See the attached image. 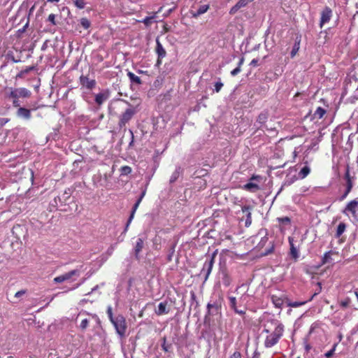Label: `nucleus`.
<instances>
[{"label": "nucleus", "instance_id": "obj_57", "mask_svg": "<svg viewBox=\"0 0 358 358\" xmlns=\"http://www.w3.org/2000/svg\"><path fill=\"white\" fill-rule=\"evenodd\" d=\"M129 131H130V133H131V137H132V140H131V143H130V145H131V144H132V143H133L134 134H133V132H132V131H131V130H130Z\"/></svg>", "mask_w": 358, "mask_h": 358}, {"label": "nucleus", "instance_id": "obj_31", "mask_svg": "<svg viewBox=\"0 0 358 358\" xmlns=\"http://www.w3.org/2000/svg\"><path fill=\"white\" fill-rule=\"evenodd\" d=\"M120 172L122 176H127L131 173V168L129 166L121 167Z\"/></svg>", "mask_w": 358, "mask_h": 358}, {"label": "nucleus", "instance_id": "obj_40", "mask_svg": "<svg viewBox=\"0 0 358 358\" xmlns=\"http://www.w3.org/2000/svg\"><path fill=\"white\" fill-rule=\"evenodd\" d=\"M331 259V252H327L324 255V257L322 258V263L327 264L329 262Z\"/></svg>", "mask_w": 358, "mask_h": 358}, {"label": "nucleus", "instance_id": "obj_55", "mask_svg": "<svg viewBox=\"0 0 358 358\" xmlns=\"http://www.w3.org/2000/svg\"><path fill=\"white\" fill-rule=\"evenodd\" d=\"M173 252H174V248H173V249H172V252H171V254H170V255H169V257H168V259H169V261H171V256H172V255H173Z\"/></svg>", "mask_w": 358, "mask_h": 358}, {"label": "nucleus", "instance_id": "obj_47", "mask_svg": "<svg viewBox=\"0 0 358 358\" xmlns=\"http://www.w3.org/2000/svg\"><path fill=\"white\" fill-rule=\"evenodd\" d=\"M230 358H242V356L239 352L236 351L231 355Z\"/></svg>", "mask_w": 358, "mask_h": 358}, {"label": "nucleus", "instance_id": "obj_51", "mask_svg": "<svg viewBox=\"0 0 358 358\" xmlns=\"http://www.w3.org/2000/svg\"><path fill=\"white\" fill-rule=\"evenodd\" d=\"M311 349V346L310 344L306 343H305V350L307 352H308L310 351V350Z\"/></svg>", "mask_w": 358, "mask_h": 358}, {"label": "nucleus", "instance_id": "obj_46", "mask_svg": "<svg viewBox=\"0 0 358 358\" xmlns=\"http://www.w3.org/2000/svg\"><path fill=\"white\" fill-rule=\"evenodd\" d=\"M9 119L6 117H0V126L5 125L7 122H8Z\"/></svg>", "mask_w": 358, "mask_h": 358}, {"label": "nucleus", "instance_id": "obj_53", "mask_svg": "<svg viewBox=\"0 0 358 358\" xmlns=\"http://www.w3.org/2000/svg\"><path fill=\"white\" fill-rule=\"evenodd\" d=\"M258 60L257 59H253L251 62L250 65L252 66H256L257 64Z\"/></svg>", "mask_w": 358, "mask_h": 358}, {"label": "nucleus", "instance_id": "obj_7", "mask_svg": "<svg viewBox=\"0 0 358 358\" xmlns=\"http://www.w3.org/2000/svg\"><path fill=\"white\" fill-rule=\"evenodd\" d=\"M80 271L78 269L72 270L68 273L57 276L54 278V282L56 283H61L66 280H70L73 276H79Z\"/></svg>", "mask_w": 358, "mask_h": 358}, {"label": "nucleus", "instance_id": "obj_19", "mask_svg": "<svg viewBox=\"0 0 358 358\" xmlns=\"http://www.w3.org/2000/svg\"><path fill=\"white\" fill-rule=\"evenodd\" d=\"M230 307L238 315H243L245 313V309H238L236 307V299L235 296H229Z\"/></svg>", "mask_w": 358, "mask_h": 358}, {"label": "nucleus", "instance_id": "obj_17", "mask_svg": "<svg viewBox=\"0 0 358 358\" xmlns=\"http://www.w3.org/2000/svg\"><path fill=\"white\" fill-rule=\"evenodd\" d=\"M109 98L108 91H104L95 96V102L99 106L102 105Z\"/></svg>", "mask_w": 358, "mask_h": 358}, {"label": "nucleus", "instance_id": "obj_36", "mask_svg": "<svg viewBox=\"0 0 358 358\" xmlns=\"http://www.w3.org/2000/svg\"><path fill=\"white\" fill-rule=\"evenodd\" d=\"M337 345H338V343L334 344L332 348L329 351L327 352L324 354V356L327 358L332 357L334 355Z\"/></svg>", "mask_w": 358, "mask_h": 358}, {"label": "nucleus", "instance_id": "obj_59", "mask_svg": "<svg viewBox=\"0 0 358 358\" xmlns=\"http://www.w3.org/2000/svg\"><path fill=\"white\" fill-rule=\"evenodd\" d=\"M92 317L96 320H99L98 317L96 315H91Z\"/></svg>", "mask_w": 358, "mask_h": 358}, {"label": "nucleus", "instance_id": "obj_6", "mask_svg": "<svg viewBox=\"0 0 358 358\" xmlns=\"http://www.w3.org/2000/svg\"><path fill=\"white\" fill-rule=\"evenodd\" d=\"M353 179H354V177L350 176L349 166H347L346 171L345 173V180H346V189H345V192H344V194L341 196V200H343L344 199H345L347 197V196L348 195V194L352 190V188L353 186V184H352Z\"/></svg>", "mask_w": 358, "mask_h": 358}, {"label": "nucleus", "instance_id": "obj_58", "mask_svg": "<svg viewBox=\"0 0 358 358\" xmlns=\"http://www.w3.org/2000/svg\"><path fill=\"white\" fill-rule=\"evenodd\" d=\"M245 297H246L245 294H243V295L241 296V299H241V301H244V300L245 299Z\"/></svg>", "mask_w": 358, "mask_h": 358}, {"label": "nucleus", "instance_id": "obj_14", "mask_svg": "<svg viewBox=\"0 0 358 358\" xmlns=\"http://www.w3.org/2000/svg\"><path fill=\"white\" fill-rule=\"evenodd\" d=\"M251 209L252 208L250 206H245L242 207V212L245 214L246 217L245 222V226L246 227H250L252 223Z\"/></svg>", "mask_w": 358, "mask_h": 358}, {"label": "nucleus", "instance_id": "obj_45", "mask_svg": "<svg viewBox=\"0 0 358 358\" xmlns=\"http://www.w3.org/2000/svg\"><path fill=\"white\" fill-rule=\"evenodd\" d=\"M241 71V69L237 66L236 69H234V70H232L231 71V75L232 76H235L237 74H238Z\"/></svg>", "mask_w": 358, "mask_h": 358}, {"label": "nucleus", "instance_id": "obj_13", "mask_svg": "<svg viewBox=\"0 0 358 358\" xmlns=\"http://www.w3.org/2000/svg\"><path fill=\"white\" fill-rule=\"evenodd\" d=\"M220 308H221V303L218 301H215L213 303H208L207 305L208 314L216 315L219 313Z\"/></svg>", "mask_w": 358, "mask_h": 358}, {"label": "nucleus", "instance_id": "obj_39", "mask_svg": "<svg viewBox=\"0 0 358 358\" xmlns=\"http://www.w3.org/2000/svg\"><path fill=\"white\" fill-rule=\"evenodd\" d=\"M223 87V83L221 82L220 79L219 78V80L215 83V91L216 92H219L222 87Z\"/></svg>", "mask_w": 358, "mask_h": 358}, {"label": "nucleus", "instance_id": "obj_12", "mask_svg": "<svg viewBox=\"0 0 358 358\" xmlns=\"http://www.w3.org/2000/svg\"><path fill=\"white\" fill-rule=\"evenodd\" d=\"M80 84L88 90H92L96 86V81L94 79H90L88 77L81 76L80 77Z\"/></svg>", "mask_w": 358, "mask_h": 358}, {"label": "nucleus", "instance_id": "obj_22", "mask_svg": "<svg viewBox=\"0 0 358 358\" xmlns=\"http://www.w3.org/2000/svg\"><path fill=\"white\" fill-rule=\"evenodd\" d=\"M144 245V241L141 238H138L134 247V255L138 259L139 253L141 252Z\"/></svg>", "mask_w": 358, "mask_h": 358}, {"label": "nucleus", "instance_id": "obj_41", "mask_svg": "<svg viewBox=\"0 0 358 358\" xmlns=\"http://www.w3.org/2000/svg\"><path fill=\"white\" fill-rule=\"evenodd\" d=\"M321 291H322L321 283L318 282L317 283V288L315 289V292L314 294L311 296V298L308 301H311L316 295H317L319 293H320Z\"/></svg>", "mask_w": 358, "mask_h": 358}, {"label": "nucleus", "instance_id": "obj_43", "mask_svg": "<svg viewBox=\"0 0 358 358\" xmlns=\"http://www.w3.org/2000/svg\"><path fill=\"white\" fill-rule=\"evenodd\" d=\"M107 314L108 315V317L110 320V322L115 319V317H113V312H112V307L111 306H108V308H107Z\"/></svg>", "mask_w": 358, "mask_h": 358}, {"label": "nucleus", "instance_id": "obj_33", "mask_svg": "<svg viewBox=\"0 0 358 358\" xmlns=\"http://www.w3.org/2000/svg\"><path fill=\"white\" fill-rule=\"evenodd\" d=\"M299 50V41L296 42L294 43V45L293 48H292V50L291 53H290V55H291L292 58L295 57V55L298 52Z\"/></svg>", "mask_w": 358, "mask_h": 358}, {"label": "nucleus", "instance_id": "obj_23", "mask_svg": "<svg viewBox=\"0 0 358 358\" xmlns=\"http://www.w3.org/2000/svg\"><path fill=\"white\" fill-rule=\"evenodd\" d=\"M141 203V201H136V202L135 203V204L133 206V208H132V210H131V215L129 217V220L127 221V225H126V227H125V229L124 231H126L130 224V223L131 222L134 217V214L137 210V208H138L139 205Z\"/></svg>", "mask_w": 358, "mask_h": 358}, {"label": "nucleus", "instance_id": "obj_4", "mask_svg": "<svg viewBox=\"0 0 358 358\" xmlns=\"http://www.w3.org/2000/svg\"><path fill=\"white\" fill-rule=\"evenodd\" d=\"M137 110L135 108L131 107L127 108L124 112L121 114L119 117L118 125L120 128H122L128 123L136 113Z\"/></svg>", "mask_w": 358, "mask_h": 358}, {"label": "nucleus", "instance_id": "obj_50", "mask_svg": "<svg viewBox=\"0 0 358 358\" xmlns=\"http://www.w3.org/2000/svg\"><path fill=\"white\" fill-rule=\"evenodd\" d=\"M145 192H146V191H145V190H143V191L141 192V195H140L139 198L138 199V201H140L141 202V201H142L143 198V197L145 196Z\"/></svg>", "mask_w": 358, "mask_h": 358}, {"label": "nucleus", "instance_id": "obj_49", "mask_svg": "<svg viewBox=\"0 0 358 358\" xmlns=\"http://www.w3.org/2000/svg\"><path fill=\"white\" fill-rule=\"evenodd\" d=\"M274 250V247L273 245H272V246L266 251H265V252L264 253V255H268L269 254H271Z\"/></svg>", "mask_w": 358, "mask_h": 358}, {"label": "nucleus", "instance_id": "obj_26", "mask_svg": "<svg viewBox=\"0 0 358 358\" xmlns=\"http://www.w3.org/2000/svg\"><path fill=\"white\" fill-rule=\"evenodd\" d=\"M180 174V167H177L170 178V182L173 183V182H176L178 180V178H179Z\"/></svg>", "mask_w": 358, "mask_h": 358}, {"label": "nucleus", "instance_id": "obj_38", "mask_svg": "<svg viewBox=\"0 0 358 358\" xmlns=\"http://www.w3.org/2000/svg\"><path fill=\"white\" fill-rule=\"evenodd\" d=\"M279 223L288 224L290 223V218L288 217H283L278 218Z\"/></svg>", "mask_w": 358, "mask_h": 358}, {"label": "nucleus", "instance_id": "obj_32", "mask_svg": "<svg viewBox=\"0 0 358 358\" xmlns=\"http://www.w3.org/2000/svg\"><path fill=\"white\" fill-rule=\"evenodd\" d=\"M80 24L84 29H87L90 27L91 23L89 20L85 17H83L80 19Z\"/></svg>", "mask_w": 358, "mask_h": 358}, {"label": "nucleus", "instance_id": "obj_25", "mask_svg": "<svg viewBox=\"0 0 358 358\" xmlns=\"http://www.w3.org/2000/svg\"><path fill=\"white\" fill-rule=\"evenodd\" d=\"M271 301L273 305L277 308H281L283 304L282 299L275 294L271 295Z\"/></svg>", "mask_w": 358, "mask_h": 358}, {"label": "nucleus", "instance_id": "obj_15", "mask_svg": "<svg viewBox=\"0 0 358 358\" xmlns=\"http://www.w3.org/2000/svg\"><path fill=\"white\" fill-rule=\"evenodd\" d=\"M250 1L249 0H239L229 10V13L231 15H234L237 13V11L243 8L246 6Z\"/></svg>", "mask_w": 358, "mask_h": 358}, {"label": "nucleus", "instance_id": "obj_56", "mask_svg": "<svg viewBox=\"0 0 358 358\" xmlns=\"http://www.w3.org/2000/svg\"><path fill=\"white\" fill-rule=\"evenodd\" d=\"M59 0H48V2L50 3H57Z\"/></svg>", "mask_w": 358, "mask_h": 358}, {"label": "nucleus", "instance_id": "obj_44", "mask_svg": "<svg viewBox=\"0 0 358 358\" xmlns=\"http://www.w3.org/2000/svg\"><path fill=\"white\" fill-rule=\"evenodd\" d=\"M266 115L265 114L262 113L259 115L257 121L259 123H264L266 121Z\"/></svg>", "mask_w": 358, "mask_h": 358}, {"label": "nucleus", "instance_id": "obj_5", "mask_svg": "<svg viewBox=\"0 0 358 358\" xmlns=\"http://www.w3.org/2000/svg\"><path fill=\"white\" fill-rule=\"evenodd\" d=\"M216 255V252H214L211 256L208 257L206 262L203 264V266L201 272L206 273L205 279L206 280L209 275L211 273L213 264H214V259Z\"/></svg>", "mask_w": 358, "mask_h": 358}, {"label": "nucleus", "instance_id": "obj_21", "mask_svg": "<svg viewBox=\"0 0 358 358\" xmlns=\"http://www.w3.org/2000/svg\"><path fill=\"white\" fill-rule=\"evenodd\" d=\"M168 303L166 301H163L159 303L157 310H155V313L157 315H162L164 314H167L169 313V309L167 308Z\"/></svg>", "mask_w": 358, "mask_h": 358}, {"label": "nucleus", "instance_id": "obj_28", "mask_svg": "<svg viewBox=\"0 0 358 358\" xmlns=\"http://www.w3.org/2000/svg\"><path fill=\"white\" fill-rule=\"evenodd\" d=\"M345 228H346L345 224H344L343 222H341L338 225L336 236L337 238L340 237L343 234V232L345 231Z\"/></svg>", "mask_w": 358, "mask_h": 358}, {"label": "nucleus", "instance_id": "obj_62", "mask_svg": "<svg viewBox=\"0 0 358 358\" xmlns=\"http://www.w3.org/2000/svg\"><path fill=\"white\" fill-rule=\"evenodd\" d=\"M358 15V11L357 12V13L354 15V18L356 17V15Z\"/></svg>", "mask_w": 358, "mask_h": 358}, {"label": "nucleus", "instance_id": "obj_18", "mask_svg": "<svg viewBox=\"0 0 358 358\" xmlns=\"http://www.w3.org/2000/svg\"><path fill=\"white\" fill-rule=\"evenodd\" d=\"M288 241H289V246H290V255L294 259H297L299 258V250H297L296 247L294 245V238L289 236L288 238Z\"/></svg>", "mask_w": 358, "mask_h": 358}, {"label": "nucleus", "instance_id": "obj_20", "mask_svg": "<svg viewBox=\"0 0 358 358\" xmlns=\"http://www.w3.org/2000/svg\"><path fill=\"white\" fill-rule=\"evenodd\" d=\"M209 9V5L203 4L200 5L199 8L195 11H192V17H197L199 15L205 13Z\"/></svg>", "mask_w": 358, "mask_h": 358}, {"label": "nucleus", "instance_id": "obj_35", "mask_svg": "<svg viewBox=\"0 0 358 358\" xmlns=\"http://www.w3.org/2000/svg\"><path fill=\"white\" fill-rule=\"evenodd\" d=\"M89 322H90V320L87 318H85L83 319L81 322H80V324L79 326L80 329L82 330V331H84L85 330L88 325H89Z\"/></svg>", "mask_w": 358, "mask_h": 358}, {"label": "nucleus", "instance_id": "obj_27", "mask_svg": "<svg viewBox=\"0 0 358 358\" xmlns=\"http://www.w3.org/2000/svg\"><path fill=\"white\" fill-rule=\"evenodd\" d=\"M127 76L131 82L135 83L136 84H141V80L140 77L137 76L132 72H128Z\"/></svg>", "mask_w": 358, "mask_h": 358}, {"label": "nucleus", "instance_id": "obj_8", "mask_svg": "<svg viewBox=\"0 0 358 358\" xmlns=\"http://www.w3.org/2000/svg\"><path fill=\"white\" fill-rule=\"evenodd\" d=\"M358 211V201L357 199L352 200L348 203L345 208L343 210V213L348 215L351 213L354 217H357Z\"/></svg>", "mask_w": 358, "mask_h": 358}, {"label": "nucleus", "instance_id": "obj_54", "mask_svg": "<svg viewBox=\"0 0 358 358\" xmlns=\"http://www.w3.org/2000/svg\"><path fill=\"white\" fill-rule=\"evenodd\" d=\"M151 18L150 17H146L143 20V22L146 24H148V23L150 22Z\"/></svg>", "mask_w": 358, "mask_h": 358}, {"label": "nucleus", "instance_id": "obj_1", "mask_svg": "<svg viewBox=\"0 0 358 358\" xmlns=\"http://www.w3.org/2000/svg\"><path fill=\"white\" fill-rule=\"evenodd\" d=\"M263 332L268 334L264 341V346L270 348L276 345L283 335L284 326L278 320H272L264 324Z\"/></svg>", "mask_w": 358, "mask_h": 358}, {"label": "nucleus", "instance_id": "obj_29", "mask_svg": "<svg viewBox=\"0 0 358 358\" xmlns=\"http://www.w3.org/2000/svg\"><path fill=\"white\" fill-rule=\"evenodd\" d=\"M325 113L326 110L324 108H322V107H318L314 113V116L315 117L321 119L324 115Z\"/></svg>", "mask_w": 358, "mask_h": 358}, {"label": "nucleus", "instance_id": "obj_42", "mask_svg": "<svg viewBox=\"0 0 358 358\" xmlns=\"http://www.w3.org/2000/svg\"><path fill=\"white\" fill-rule=\"evenodd\" d=\"M55 18H56V15L55 14H50L48 17V20L49 22H50L53 25H56L57 24V22L55 20Z\"/></svg>", "mask_w": 358, "mask_h": 358}, {"label": "nucleus", "instance_id": "obj_37", "mask_svg": "<svg viewBox=\"0 0 358 358\" xmlns=\"http://www.w3.org/2000/svg\"><path fill=\"white\" fill-rule=\"evenodd\" d=\"M350 303L351 300L349 298H346L344 300L340 301L339 304L342 308H347Z\"/></svg>", "mask_w": 358, "mask_h": 358}, {"label": "nucleus", "instance_id": "obj_24", "mask_svg": "<svg viewBox=\"0 0 358 358\" xmlns=\"http://www.w3.org/2000/svg\"><path fill=\"white\" fill-rule=\"evenodd\" d=\"M306 165L301 169L299 172V178L301 179H304L310 172V168L308 165V163H305Z\"/></svg>", "mask_w": 358, "mask_h": 358}, {"label": "nucleus", "instance_id": "obj_34", "mask_svg": "<svg viewBox=\"0 0 358 358\" xmlns=\"http://www.w3.org/2000/svg\"><path fill=\"white\" fill-rule=\"evenodd\" d=\"M307 301H294V302H289L287 306L292 308H297L304 305Z\"/></svg>", "mask_w": 358, "mask_h": 358}, {"label": "nucleus", "instance_id": "obj_9", "mask_svg": "<svg viewBox=\"0 0 358 358\" xmlns=\"http://www.w3.org/2000/svg\"><path fill=\"white\" fill-rule=\"evenodd\" d=\"M332 10L326 6L321 13V17L320 22V27L322 28L323 25L327 22H329L332 17Z\"/></svg>", "mask_w": 358, "mask_h": 358}, {"label": "nucleus", "instance_id": "obj_63", "mask_svg": "<svg viewBox=\"0 0 358 358\" xmlns=\"http://www.w3.org/2000/svg\"><path fill=\"white\" fill-rule=\"evenodd\" d=\"M298 358H300V357H298Z\"/></svg>", "mask_w": 358, "mask_h": 358}, {"label": "nucleus", "instance_id": "obj_60", "mask_svg": "<svg viewBox=\"0 0 358 358\" xmlns=\"http://www.w3.org/2000/svg\"><path fill=\"white\" fill-rule=\"evenodd\" d=\"M122 101H123L124 103H125L126 104L129 105V106H131L130 103H129L128 101H125V100H122Z\"/></svg>", "mask_w": 358, "mask_h": 358}, {"label": "nucleus", "instance_id": "obj_61", "mask_svg": "<svg viewBox=\"0 0 358 358\" xmlns=\"http://www.w3.org/2000/svg\"><path fill=\"white\" fill-rule=\"evenodd\" d=\"M162 348H163V349H164L165 351H167V350H167V348H166V347H165L164 345H163V346H162Z\"/></svg>", "mask_w": 358, "mask_h": 358}, {"label": "nucleus", "instance_id": "obj_2", "mask_svg": "<svg viewBox=\"0 0 358 358\" xmlns=\"http://www.w3.org/2000/svg\"><path fill=\"white\" fill-rule=\"evenodd\" d=\"M31 95V91L24 87H8L6 90V96L12 101L14 107L20 106V99L29 98Z\"/></svg>", "mask_w": 358, "mask_h": 358}, {"label": "nucleus", "instance_id": "obj_3", "mask_svg": "<svg viewBox=\"0 0 358 358\" xmlns=\"http://www.w3.org/2000/svg\"><path fill=\"white\" fill-rule=\"evenodd\" d=\"M115 328L117 334L122 337L124 336L127 330L126 320L124 316L119 315L111 321Z\"/></svg>", "mask_w": 358, "mask_h": 358}, {"label": "nucleus", "instance_id": "obj_52", "mask_svg": "<svg viewBox=\"0 0 358 358\" xmlns=\"http://www.w3.org/2000/svg\"><path fill=\"white\" fill-rule=\"evenodd\" d=\"M243 62H244V58H243V57H241V58L240 59V60H239L238 64V67L241 68V66L243 65Z\"/></svg>", "mask_w": 358, "mask_h": 358}, {"label": "nucleus", "instance_id": "obj_11", "mask_svg": "<svg viewBox=\"0 0 358 358\" xmlns=\"http://www.w3.org/2000/svg\"><path fill=\"white\" fill-rule=\"evenodd\" d=\"M257 178H259V176H253L250 178V182H248V183L244 185L243 188L245 190L249 191L250 192H256L257 191H258L260 189L259 186V185L257 183L252 182V180H256Z\"/></svg>", "mask_w": 358, "mask_h": 358}, {"label": "nucleus", "instance_id": "obj_30", "mask_svg": "<svg viewBox=\"0 0 358 358\" xmlns=\"http://www.w3.org/2000/svg\"><path fill=\"white\" fill-rule=\"evenodd\" d=\"M73 2L75 6L79 9H83L86 5L85 0H73Z\"/></svg>", "mask_w": 358, "mask_h": 358}, {"label": "nucleus", "instance_id": "obj_48", "mask_svg": "<svg viewBox=\"0 0 358 358\" xmlns=\"http://www.w3.org/2000/svg\"><path fill=\"white\" fill-rule=\"evenodd\" d=\"M25 290H20L15 293V296L19 298L25 294Z\"/></svg>", "mask_w": 358, "mask_h": 358}, {"label": "nucleus", "instance_id": "obj_10", "mask_svg": "<svg viewBox=\"0 0 358 358\" xmlns=\"http://www.w3.org/2000/svg\"><path fill=\"white\" fill-rule=\"evenodd\" d=\"M17 108V110L16 111V115L17 117L24 119L26 120H29L31 119V110L24 108V107H21L20 106Z\"/></svg>", "mask_w": 358, "mask_h": 358}, {"label": "nucleus", "instance_id": "obj_16", "mask_svg": "<svg viewBox=\"0 0 358 358\" xmlns=\"http://www.w3.org/2000/svg\"><path fill=\"white\" fill-rule=\"evenodd\" d=\"M156 43H157L156 52L158 55L157 64H161L160 59L164 58L166 56V52L158 39H157Z\"/></svg>", "mask_w": 358, "mask_h": 358}]
</instances>
